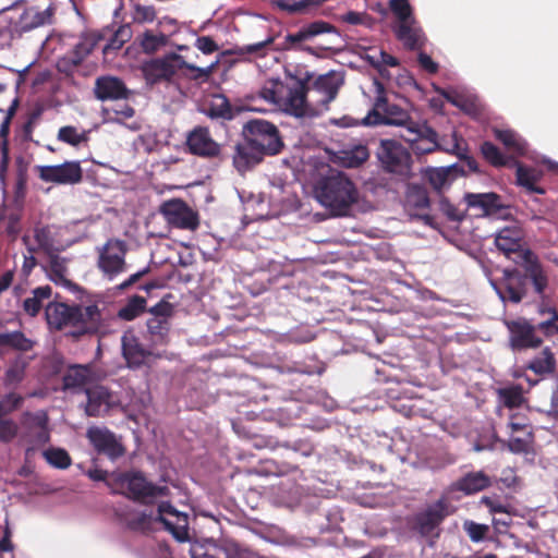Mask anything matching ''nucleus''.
Wrapping results in <instances>:
<instances>
[{
    "instance_id": "nucleus-15",
    "label": "nucleus",
    "mask_w": 558,
    "mask_h": 558,
    "mask_svg": "<svg viewBox=\"0 0 558 558\" xmlns=\"http://www.w3.org/2000/svg\"><path fill=\"white\" fill-rule=\"evenodd\" d=\"M160 213L168 223L175 228L195 230L198 227L197 213L180 198L163 202Z\"/></svg>"
},
{
    "instance_id": "nucleus-54",
    "label": "nucleus",
    "mask_w": 558,
    "mask_h": 558,
    "mask_svg": "<svg viewBox=\"0 0 558 558\" xmlns=\"http://www.w3.org/2000/svg\"><path fill=\"white\" fill-rule=\"evenodd\" d=\"M278 440L272 436L251 434V430L246 429V448L253 447L256 449H275L278 447Z\"/></svg>"
},
{
    "instance_id": "nucleus-25",
    "label": "nucleus",
    "mask_w": 558,
    "mask_h": 558,
    "mask_svg": "<svg viewBox=\"0 0 558 558\" xmlns=\"http://www.w3.org/2000/svg\"><path fill=\"white\" fill-rule=\"evenodd\" d=\"M190 151L198 156H216L219 153L218 144L210 137L205 128L194 129L186 141Z\"/></svg>"
},
{
    "instance_id": "nucleus-24",
    "label": "nucleus",
    "mask_w": 558,
    "mask_h": 558,
    "mask_svg": "<svg viewBox=\"0 0 558 558\" xmlns=\"http://www.w3.org/2000/svg\"><path fill=\"white\" fill-rule=\"evenodd\" d=\"M464 202L468 208H474L483 216L498 215L506 207L500 203V196L496 193H466Z\"/></svg>"
},
{
    "instance_id": "nucleus-5",
    "label": "nucleus",
    "mask_w": 558,
    "mask_h": 558,
    "mask_svg": "<svg viewBox=\"0 0 558 558\" xmlns=\"http://www.w3.org/2000/svg\"><path fill=\"white\" fill-rule=\"evenodd\" d=\"M3 11L10 13L9 22L17 37L36 28L50 25L54 15L52 5L41 8L40 5L29 4L26 0H17Z\"/></svg>"
},
{
    "instance_id": "nucleus-16",
    "label": "nucleus",
    "mask_w": 558,
    "mask_h": 558,
    "mask_svg": "<svg viewBox=\"0 0 558 558\" xmlns=\"http://www.w3.org/2000/svg\"><path fill=\"white\" fill-rule=\"evenodd\" d=\"M86 436L98 453L106 454L112 460L124 454L120 439L106 427L92 426L87 429Z\"/></svg>"
},
{
    "instance_id": "nucleus-62",
    "label": "nucleus",
    "mask_w": 558,
    "mask_h": 558,
    "mask_svg": "<svg viewBox=\"0 0 558 558\" xmlns=\"http://www.w3.org/2000/svg\"><path fill=\"white\" fill-rule=\"evenodd\" d=\"M25 365L21 363L12 364L5 372V383L8 385H16L24 378Z\"/></svg>"
},
{
    "instance_id": "nucleus-40",
    "label": "nucleus",
    "mask_w": 558,
    "mask_h": 558,
    "mask_svg": "<svg viewBox=\"0 0 558 558\" xmlns=\"http://www.w3.org/2000/svg\"><path fill=\"white\" fill-rule=\"evenodd\" d=\"M325 0H271V5L289 14L305 13L312 5H318Z\"/></svg>"
},
{
    "instance_id": "nucleus-1",
    "label": "nucleus",
    "mask_w": 558,
    "mask_h": 558,
    "mask_svg": "<svg viewBox=\"0 0 558 558\" xmlns=\"http://www.w3.org/2000/svg\"><path fill=\"white\" fill-rule=\"evenodd\" d=\"M522 239L523 234L520 228L506 227L497 233L495 244L508 258L527 270L535 293L544 299L545 290L548 287V276L538 256L532 250L522 247Z\"/></svg>"
},
{
    "instance_id": "nucleus-47",
    "label": "nucleus",
    "mask_w": 558,
    "mask_h": 558,
    "mask_svg": "<svg viewBox=\"0 0 558 558\" xmlns=\"http://www.w3.org/2000/svg\"><path fill=\"white\" fill-rule=\"evenodd\" d=\"M462 529L473 543L485 541L490 531L487 524L477 523L473 520H464Z\"/></svg>"
},
{
    "instance_id": "nucleus-23",
    "label": "nucleus",
    "mask_w": 558,
    "mask_h": 558,
    "mask_svg": "<svg viewBox=\"0 0 558 558\" xmlns=\"http://www.w3.org/2000/svg\"><path fill=\"white\" fill-rule=\"evenodd\" d=\"M393 33L403 47L408 50H420L425 45V36L416 21L413 19L393 26Z\"/></svg>"
},
{
    "instance_id": "nucleus-4",
    "label": "nucleus",
    "mask_w": 558,
    "mask_h": 558,
    "mask_svg": "<svg viewBox=\"0 0 558 558\" xmlns=\"http://www.w3.org/2000/svg\"><path fill=\"white\" fill-rule=\"evenodd\" d=\"M160 522L179 541H184L187 535L189 518L187 514L178 511L169 502H160L156 515L144 512L132 513L128 519V525L133 530L146 531Z\"/></svg>"
},
{
    "instance_id": "nucleus-35",
    "label": "nucleus",
    "mask_w": 558,
    "mask_h": 558,
    "mask_svg": "<svg viewBox=\"0 0 558 558\" xmlns=\"http://www.w3.org/2000/svg\"><path fill=\"white\" fill-rule=\"evenodd\" d=\"M538 376H546L556 371V359L549 348H545L538 356L532 359L526 367Z\"/></svg>"
},
{
    "instance_id": "nucleus-45",
    "label": "nucleus",
    "mask_w": 558,
    "mask_h": 558,
    "mask_svg": "<svg viewBox=\"0 0 558 558\" xmlns=\"http://www.w3.org/2000/svg\"><path fill=\"white\" fill-rule=\"evenodd\" d=\"M340 85L341 82L332 73L320 75L314 82V87L324 93L329 101L337 97Z\"/></svg>"
},
{
    "instance_id": "nucleus-60",
    "label": "nucleus",
    "mask_w": 558,
    "mask_h": 558,
    "mask_svg": "<svg viewBox=\"0 0 558 558\" xmlns=\"http://www.w3.org/2000/svg\"><path fill=\"white\" fill-rule=\"evenodd\" d=\"M157 26L159 28L160 34L167 35V40L169 39V36H172L180 31V24L179 22L171 17V16H162L158 20Z\"/></svg>"
},
{
    "instance_id": "nucleus-32",
    "label": "nucleus",
    "mask_w": 558,
    "mask_h": 558,
    "mask_svg": "<svg viewBox=\"0 0 558 558\" xmlns=\"http://www.w3.org/2000/svg\"><path fill=\"white\" fill-rule=\"evenodd\" d=\"M34 342L26 338L25 335L19 330L15 331H1L0 330V353L10 351H29Z\"/></svg>"
},
{
    "instance_id": "nucleus-6",
    "label": "nucleus",
    "mask_w": 558,
    "mask_h": 558,
    "mask_svg": "<svg viewBox=\"0 0 558 558\" xmlns=\"http://www.w3.org/2000/svg\"><path fill=\"white\" fill-rule=\"evenodd\" d=\"M246 167L253 151L263 155L278 154L283 143L277 126L263 119H246Z\"/></svg>"
},
{
    "instance_id": "nucleus-11",
    "label": "nucleus",
    "mask_w": 558,
    "mask_h": 558,
    "mask_svg": "<svg viewBox=\"0 0 558 558\" xmlns=\"http://www.w3.org/2000/svg\"><path fill=\"white\" fill-rule=\"evenodd\" d=\"M97 251L98 268L107 279L113 280L118 275L125 271V255L128 250L124 241L109 239L102 246L98 247Z\"/></svg>"
},
{
    "instance_id": "nucleus-37",
    "label": "nucleus",
    "mask_w": 558,
    "mask_h": 558,
    "mask_svg": "<svg viewBox=\"0 0 558 558\" xmlns=\"http://www.w3.org/2000/svg\"><path fill=\"white\" fill-rule=\"evenodd\" d=\"M57 138L70 146L80 147L87 144L89 131L73 125H65L59 129Z\"/></svg>"
},
{
    "instance_id": "nucleus-42",
    "label": "nucleus",
    "mask_w": 558,
    "mask_h": 558,
    "mask_svg": "<svg viewBox=\"0 0 558 558\" xmlns=\"http://www.w3.org/2000/svg\"><path fill=\"white\" fill-rule=\"evenodd\" d=\"M75 327L84 330L93 327L99 319V311L96 305H75Z\"/></svg>"
},
{
    "instance_id": "nucleus-46",
    "label": "nucleus",
    "mask_w": 558,
    "mask_h": 558,
    "mask_svg": "<svg viewBox=\"0 0 558 558\" xmlns=\"http://www.w3.org/2000/svg\"><path fill=\"white\" fill-rule=\"evenodd\" d=\"M424 178L438 193H440L444 187L449 186L452 182L448 177V170H444L442 167L426 169Z\"/></svg>"
},
{
    "instance_id": "nucleus-41",
    "label": "nucleus",
    "mask_w": 558,
    "mask_h": 558,
    "mask_svg": "<svg viewBox=\"0 0 558 558\" xmlns=\"http://www.w3.org/2000/svg\"><path fill=\"white\" fill-rule=\"evenodd\" d=\"M137 41L146 53H154L168 44L167 35L146 31L137 37Z\"/></svg>"
},
{
    "instance_id": "nucleus-56",
    "label": "nucleus",
    "mask_w": 558,
    "mask_h": 558,
    "mask_svg": "<svg viewBox=\"0 0 558 558\" xmlns=\"http://www.w3.org/2000/svg\"><path fill=\"white\" fill-rule=\"evenodd\" d=\"M439 208L441 213L450 221H462L465 216V210H461L458 206L452 204L448 198L441 197L439 201Z\"/></svg>"
},
{
    "instance_id": "nucleus-20",
    "label": "nucleus",
    "mask_w": 558,
    "mask_h": 558,
    "mask_svg": "<svg viewBox=\"0 0 558 558\" xmlns=\"http://www.w3.org/2000/svg\"><path fill=\"white\" fill-rule=\"evenodd\" d=\"M85 392L87 397L85 413L87 416H101L118 402L113 395L102 386L87 388Z\"/></svg>"
},
{
    "instance_id": "nucleus-30",
    "label": "nucleus",
    "mask_w": 558,
    "mask_h": 558,
    "mask_svg": "<svg viewBox=\"0 0 558 558\" xmlns=\"http://www.w3.org/2000/svg\"><path fill=\"white\" fill-rule=\"evenodd\" d=\"M122 352L128 365L131 367L142 365L148 354L140 344L137 338L131 332H126L122 337Z\"/></svg>"
},
{
    "instance_id": "nucleus-10",
    "label": "nucleus",
    "mask_w": 558,
    "mask_h": 558,
    "mask_svg": "<svg viewBox=\"0 0 558 558\" xmlns=\"http://www.w3.org/2000/svg\"><path fill=\"white\" fill-rule=\"evenodd\" d=\"M377 158L386 172L407 175L411 169V155L396 140H381L377 149Z\"/></svg>"
},
{
    "instance_id": "nucleus-43",
    "label": "nucleus",
    "mask_w": 558,
    "mask_h": 558,
    "mask_svg": "<svg viewBox=\"0 0 558 558\" xmlns=\"http://www.w3.org/2000/svg\"><path fill=\"white\" fill-rule=\"evenodd\" d=\"M538 313L549 314L550 317L544 322H541L536 325L538 331H541L546 337H553L558 335V312L555 307H548L544 302L538 307Z\"/></svg>"
},
{
    "instance_id": "nucleus-3",
    "label": "nucleus",
    "mask_w": 558,
    "mask_h": 558,
    "mask_svg": "<svg viewBox=\"0 0 558 558\" xmlns=\"http://www.w3.org/2000/svg\"><path fill=\"white\" fill-rule=\"evenodd\" d=\"M316 199L333 216H347L357 202L359 192L350 178L340 171L322 178L314 189Z\"/></svg>"
},
{
    "instance_id": "nucleus-38",
    "label": "nucleus",
    "mask_w": 558,
    "mask_h": 558,
    "mask_svg": "<svg viewBox=\"0 0 558 558\" xmlns=\"http://www.w3.org/2000/svg\"><path fill=\"white\" fill-rule=\"evenodd\" d=\"M494 135L508 150L518 155L525 153L526 143L514 131L495 129Z\"/></svg>"
},
{
    "instance_id": "nucleus-57",
    "label": "nucleus",
    "mask_w": 558,
    "mask_h": 558,
    "mask_svg": "<svg viewBox=\"0 0 558 558\" xmlns=\"http://www.w3.org/2000/svg\"><path fill=\"white\" fill-rule=\"evenodd\" d=\"M308 39L316 37L325 33L338 34L336 26L325 21H314L307 25H304Z\"/></svg>"
},
{
    "instance_id": "nucleus-27",
    "label": "nucleus",
    "mask_w": 558,
    "mask_h": 558,
    "mask_svg": "<svg viewBox=\"0 0 558 558\" xmlns=\"http://www.w3.org/2000/svg\"><path fill=\"white\" fill-rule=\"evenodd\" d=\"M105 377V373L94 369L92 366L75 365L69 368L64 376L65 388H78L93 384Z\"/></svg>"
},
{
    "instance_id": "nucleus-55",
    "label": "nucleus",
    "mask_w": 558,
    "mask_h": 558,
    "mask_svg": "<svg viewBox=\"0 0 558 558\" xmlns=\"http://www.w3.org/2000/svg\"><path fill=\"white\" fill-rule=\"evenodd\" d=\"M390 10L398 19V23L413 20L412 8L409 0H390Z\"/></svg>"
},
{
    "instance_id": "nucleus-12",
    "label": "nucleus",
    "mask_w": 558,
    "mask_h": 558,
    "mask_svg": "<svg viewBox=\"0 0 558 558\" xmlns=\"http://www.w3.org/2000/svg\"><path fill=\"white\" fill-rule=\"evenodd\" d=\"M402 137L410 144L411 149L416 155H426L442 150L438 142L437 132L426 122H411Z\"/></svg>"
},
{
    "instance_id": "nucleus-52",
    "label": "nucleus",
    "mask_w": 558,
    "mask_h": 558,
    "mask_svg": "<svg viewBox=\"0 0 558 558\" xmlns=\"http://www.w3.org/2000/svg\"><path fill=\"white\" fill-rule=\"evenodd\" d=\"M340 21L350 25H363L373 28L376 20L366 12L348 11L340 16Z\"/></svg>"
},
{
    "instance_id": "nucleus-51",
    "label": "nucleus",
    "mask_w": 558,
    "mask_h": 558,
    "mask_svg": "<svg viewBox=\"0 0 558 558\" xmlns=\"http://www.w3.org/2000/svg\"><path fill=\"white\" fill-rule=\"evenodd\" d=\"M146 301L143 296H133L128 304L119 311V316L132 320L144 312Z\"/></svg>"
},
{
    "instance_id": "nucleus-28",
    "label": "nucleus",
    "mask_w": 558,
    "mask_h": 558,
    "mask_svg": "<svg viewBox=\"0 0 558 558\" xmlns=\"http://www.w3.org/2000/svg\"><path fill=\"white\" fill-rule=\"evenodd\" d=\"M47 277L56 284L73 290L76 286L69 279L68 259L59 255H50L44 266Z\"/></svg>"
},
{
    "instance_id": "nucleus-59",
    "label": "nucleus",
    "mask_w": 558,
    "mask_h": 558,
    "mask_svg": "<svg viewBox=\"0 0 558 558\" xmlns=\"http://www.w3.org/2000/svg\"><path fill=\"white\" fill-rule=\"evenodd\" d=\"M19 434V426L12 420H0V440L9 442Z\"/></svg>"
},
{
    "instance_id": "nucleus-44",
    "label": "nucleus",
    "mask_w": 558,
    "mask_h": 558,
    "mask_svg": "<svg viewBox=\"0 0 558 558\" xmlns=\"http://www.w3.org/2000/svg\"><path fill=\"white\" fill-rule=\"evenodd\" d=\"M498 396L508 409L520 408L524 402L523 387L521 385H511L498 389Z\"/></svg>"
},
{
    "instance_id": "nucleus-33",
    "label": "nucleus",
    "mask_w": 558,
    "mask_h": 558,
    "mask_svg": "<svg viewBox=\"0 0 558 558\" xmlns=\"http://www.w3.org/2000/svg\"><path fill=\"white\" fill-rule=\"evenodd\" d=\"M236 111H239L236 109ZM204 112L210 118L233 119L235 110L230 106L226 96L220 94L211 95L204 105Z\"/></svg>"
},
{
    "instance_id": "nucleus-31",
    "label": "nucleus",
    "mask_w": 558,
    "mask_h": 558,
    "mask_svg": "<svg viewBox=\"0 0 558 558\" xmlns=\"http://www.w3.org/2000/svg\"><path fill=\"white\" fill-rule=\"evenodd\" d=\"M517 183L523 186L530 193L545 194L544 187L537 185L543 177V171L534 167H525L521 163L518 165L517 171Z\"/></svg>"
},
{
    "instance_id": "nucleus-61",
    "label": "nucleus",
    "mask_w": 558,
    "mask_h": 558,
    "mask_svg": "<svg viewBox=\"0 0 558 558\" xmlns=\"http://www.w3.org/2000/svg\"><path fill=\"white\" fill-rule=\"evenodd\" d=\"M23 399L16 393H9L0 401V416L7 415L17 409Z\"/></svg>"
},
{
    "instance_id": "nucleus-63",
    "label": "nucleus",
    "mask_w": 558,
    "mask_h": 558,
    "mask_svg": "<svg viewBox=\"0 0 558 558\" xmlns=\"http://www.w3.org/2000/svg\"><path fill=\"white\" fill-rule=\"evenodd\" d=\"M149 313L151 314L153 317L169 322V318L173 314V305L162 300L153 307H150Z\"/></svg>"
},
{
    "instance_id": "nucleus-26",
    "label": "nucleus",
    "mask_w": 558,
    "mask_h": 558,
    "mask_svg": "<svg viewBox=\"0 0 558 558\" xmlns=\"http://www.w3.org/2000/svg\"><path fill=\"white\" fill-rule=\"evenodd\" d=\"M75 305L49 303L46 307V318L50 327L61 329L66 326L75 327Z\"/></svg>"
},
{
    "instance_id": "nucleus-29",
    "label": "nucleus",
    "mask_w": 558,
    "mask_h": 558,
    "mask_svg": "<svg viewBox=\"0 0 558 558\" xmlns=\"http://www.w3.org/2000/svg\"><path fill=\"white\" fill-rule=\"evenodd\" d=\"M95 93L97 98L101 100L107 99H122L126 98L128 90L123 82L117 77H100L96 81Z\"/></svg>"
},
{
    "instance_id": "nucleus-36",
    "label": "nucleus",
    "mask_w": 558,
    "mask_h": 558,
    "mask_svg": "<svg viewBox=\"0 0 558 558\" xmlns=\"http://www.w3.org/2000/svg\"><path fill=\"white\" fill-rule=\"evenodd\" d=\"M430 201L425 186L411 183L405 192V205L410 209L425 210L429 207Z\"/></svg>"
},
{
    "instance_id": "nucleus-53",
    "label": "nucleus",
    "mask_w": 558,
    "mask_h": 558,
    "mask_svg": "<svg viewBox=\"0 0 558 558\" xmlns=\"http://www.w3.org/2000/svg\"><path fill=\"white\" fill-rule=\"evenodd\" d=\"M147 328L149 333L155 337V341L163 343L169 332V322L151 317L147 320Z\"/></svg>"
},
{
    "instance_id": "nucleus-21",
    "label": "nucleus",
    "mask_w": 558,
    "mask_h": 558,
    "mask_svg": "<svg viewBox=\"0 0 558 558\" xmlns=\"http://www.w3.org/2000/svg\"><path fill=\"white\" fill-rule=\"evenodd\" d=\"M506 283L501 298L512 303H520L526 295V281L531 280L527 270L522 274L518 268L506 269L504 271Z\"/></svg>"
},
{
    "instance_id": "nucleus-13",
    "label": "nucleus",
    "mask_w": 558,
    "mask_h": 558,
    "mask_svg": "<svg viewBox=\"0 0 558 558\" xmlns=\"http://www.w3.org/2000/svg\"><path fill=\"white\" fill-rule=\"evenodd\" d=\"M35 171L44 182L62 185L77 184L83 178V169L80 161H65L53 166H36Z\"/></svg>"
},
{
    "instance_id": "nucleus-17",
    "label": "nucleus",
    "mask_w": 558,
    "mask_h": 558,
    "mask_svg": "<svg viewBox=\"0 0 558 558\" xmlns=\"http://www.w3.org/2000/svg\"><path fill=\"white\" fill-rule=\"evenodd\" d=\"M180 57L169 54L162 58L151 59L142 65L143 75L148 84L169 81L177 72V62Z\"/></svg>"
},
{
    "instance_id": "nucleus-18",
    "label": "nucleus",
    "mask_w": 558,
    "mask_h": 558,
    "mask_svg": "<svg viewBox=\"0 0 558 558\" xmlns=\"http://www.w3.org/2000/svg\"><path fill=\"white\" fill-rule=\"evenodd\" d=\"M190 553L192 558H244L240 545L232 541H223L219 546L195 543Z\"/></svg>"
},
{
    "instance_id": "nucleus-58",
    "label": "nucleus",
    "mask_w": 558,
    "mask_h": 558,
    "mask_svg": "<svg viewBox=\"0 0 558 558\" xmlns=\"http://www.w3.org/2000/svg\"><path fill=\"white\" fill-rule=\"evenodd\" d=\"M156 10L151 5L136 4L133 10V21L144 24L151 23L156 19Z\"/></svg>"
},
{
    "instance_id": "nucleus-34",
    "label": "nucleus",
    "mask_w": 558,
    "mask_h": 558,
    "mask_svg": "<svg viewBox=\"0 0 558 558\" xmlns=\"http://www.w3.org/2000/svg\"><path fill=\"white\" fill-rule=\"evenodd\" d=\"M339 161L345 168H357L369 158L367 146L359 144L339 151Z\"/></svg>"
},
{
    "instance_id": "nucleus-7",
    "label": "nucleus",
    "mask_w": 558,
    "mask_h": 558,
    "mask_svg": "<svg viewBox=\"0 0 558 558\" xmlns=\"http://www.w3.org/2000/svg\"><path fill=\"white\" fill-rule=\"evenodd\" d=\"M376 87V98L373 109L363 119L364 125H398L407 126L413 122L407 110L396 104L388 101L385 86L379 81L374 82Z\"/></svg>"
},
{
    "instance_id": "nucleus-14",
    "label": "nucleus",
    "mask_w": 558,
    "mask_h": 558,
    "mask_svg": "<svg viewBox=\"0 0 558 558\" xmlns=\"http://www.w3.org/2000/svg\"><path fill=\"white\" fill-rule=\"evenodd\" d=\"M509 330V344L513 351L537 349L543 344V339L536 335V325L525 318L507 322Z\"/></svg>"
},
{
    "instance_id": "nucleus-64",
    "label": "nucleus",
    "mask_w": 558,
    "mask_h": 558,
    "mask_svg": "<svg viewBox=\"0 0 558 558\" xmlns=\"http://www.w3.org/2000/svg\"><path fill=\"white\" fill-rule=\"evenodd\" d=\"M278 84L270 81L258 90V98L268 104H279L280 99L277 96Z\"/></svg>"
},
{
    "instance_id": "nucleus-48",
    "label": "nucleus",
    "mask_w": 558,
    "mask_h": 558,
    "mask_svg": "<svg viewBox=\"0 0 558 558\" xmlns=\"http://www.w3.org/2000/svg\"><path fill=\"white\" fill-rule=\"evenodd\" d=\"M106 122L122 123L123 120L134 116V109L126 105H116L104 109Z\"/></svg>"
},
{
    "instance_id": "nucleus-39",
    "label": "nucleus",
    "mask_w": 558,
    "mask_h": 558,
    "mask_svg": "<svg viewBox=\"0 0 558 558\" xmlns=\"http://www.w3.org/2000/svg\"><path fill=\"white\" fill-rule=\"evenodd\" d=\"M51 292L49 286L38 287L33 290V296L27 298L23 303L24 311L31 316L37 315L43 306V302L51 296Z\"/></svg>"
},
{
    "instance_id": "nucleus-2",
    "label": "nucleus",
    "mask_w": 558,
    "mask_h": 558,
    "mask_svg": "<svg viewBox=\"0 0 558 558\" xmlns=\"http://www.w3.org/2000/svg\"><path fill=\"white\" fill-rule=\"evenodd\" d=\"M454 511L448 495L442 494L434 502L407 517L405 526L413 536L423 539L428 546H434L441 535L442 523Z\"/></svg>"
},
{
    "instance_id": "nucleus-8",
    "label": "nucleus",
    "mask_w": 558,
    "mask_h": 558,
    "mask_svg": "<svg viewBox=\"0 0 558 558\" xmlns=\"http://www.w3.org/2000/svg\"><path fill=\"white\" fill-rule=\"evenodd\" d=\"M48 415L45 411L26 412L22 415L20 442L25 447L26 458H31L39 448L50 440Z\"/></svg>"
},
{
    "instance_id": "nucleus-19",
    "label": "nucleus",
    "mask_w": 558,
    "mask_h": 558,
    "mask_svg": "<svg viewBox=\"0 0 558 558\" xmlns=\"http://www.w3.org/2000/svg\"><path fill=\"white\" fill-rule=\"evenodd\" d=\"M312 75L306 72L304 76L298 77L295 86L289 89L284 101V109L294 117L301 118L306 114V95L310 89L308 82Z\"/></svg>"
},
{
    "instance_id": "nucleus-9",
    "label": "nucleus",
    "mask_w": 558,
    "mask_h": 558,
    "mask_svg": "<svg viewBox=\"0 0 558 558\" xmlns=\"http://www.w3.org/2000/svg\"><path fill=\"white\" fill-rule=\"evenodd\" d=\"M113 493L126 494L129 497L142 502H153L168 495L167 486H158L148 482L140 472L117 474Z\"/></svg>"
},
{
    "instance_id": "nucleus-49",
    "label": "nucleus",
    "mask_w": 558,
    "mask_h": 558,
    "mask_svg": "<svg viewBox=\"0 0 558 558\" xmlns=\"http://www.w3.org/2000/svg\"><path fill=\"white\" fill-rule=\"evenodd\" d=\"M46 461L58 469H66L71 465L69 453L61 448H49L43 452Z\"/></svg>"
},
{
    "instance_id": "nucleus-22",
    "label": "nucleus",
    "mask_w": 558,
    "mask_h": 558,
    "mask_svg": "<svg viewBox=\"0 0 558 558\" xmlns=\"http://www.w3.org/2000/svg\"><path fill=\"white\" fill-rule=\"evenodd\" d=\"M492 486V478L483 471L469 472L448 487V493L474 495Z\"/></svg>"
},
{
    "instance_id": "nucleus-50",
    "label": "nucleus",
    "mask_w": 558,
    "mask_h": 558,
    "mask_svg": "<svg viewBox=\"0 0 558 558\" xmlns=\"http://www.w3.org/2000/svg\"><path fill=\"white\" fill-rule=\"evenodd\" d=\"M481 153L486 161L494 167H504L507 163L506 157L501 154L499 148L492 142H484L481 145Z\"/></svg>"
}]
</instances>
